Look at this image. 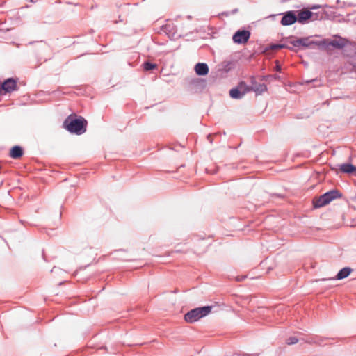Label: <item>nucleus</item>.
Segmentation results:
<instances>
[{
  "label": "nucleus",
  "mask_w": 356,
  "mask_h": 356,
  "mask_svg": "<svg viewBox=\"0 0 356 356\" xmlns=\"http://www.w3.org/2000/svg\"><path fill=\"white\" fill-rule=\"evenodd\" d=\"M6 93V92H4V88H3V86H2V84L0 85V95H4Z\"/></svg>",
  "instance_id": "nucleus-20"
},
{
  "label": "nucleus",
  "mask_w": 356,
  "mask_h": 356,
  "mask_svg": "<svg viewBox=\"0 0 356 356\" xmlns=\"http://www.w3.org/2000/svg\"><path fill=\"white\" fill-rule=\"evenodd\" d=\"M251 83L252 86H250L251 91H254L257 94H261L263 92L267 90V87L265 84L257 83L253 77L251 78Z\"/></svg>",
  "instance_id": "nucleus-9"
},
{
  "label": "nucleus",
  "mask_w": 356,
  "mask_h": 356,
  "mask_svg": "<svg viewBox=\"0 0 356 356\" xmlns=\"http://www.w3.org/2000/svg\"><path fill=\"white\" fill-rule=\"evenodd\" d=\"M323 17V13H313L309 10H301L298 14V22L301 24H306L309 22V21L321 19Z\"/></svg>",
  "instance_id": "nucleus-5"
},
{
  "label": "nucleus",
  "mask_w": 356,
  "mask_h": 356,
  "mask_svg": "<svg viewBox=\"0 0 356 356\" xmlns=\"http://www.w3.org/2000/svg\"><path fill=\"white\" fill-rule=\"evenodd\" d=\"M298 342V339L296 337H291V345L296 344Z\"/></svg>",
  "instance_id": "nucleus-19"
},
{
  "label": "nucleus",
  "mask_w": 356,
  "mask_h": 356,
  "mask_svg": "<svg viewBox=\"0 0 356 356\" xmlns=\"http://www.w3.org/2000/svg\"><path fill=\"white\" fill-rule=\"evenodd\" d=\"M251 91V88L244 81L238 83L237 86L229 91V95L233 99H241L246 93Z\"/></svg>",
  "instance_id": "nucleus-6"
},
{
  "label": "nucleus",
  "mask_w": 356,
  "mask_h": 356,
  "mask_svg": "<svg viewBox=\"0 0 356 356\" xmlns=\"http://www.w3.org/2000/svg\"><path fill=\"white\" fill-rule=\"evenodd\" d=\"M298 22V15H296L293 11H291V25Z\"/></svg>",
  "instance_id": "nucleus-17"
},
{
  "label": "nucleus",
  "mask_w": 356,
  "mask_h": 356,
  "mask_svg": "<svg viewBox=\"0 0 356 356\" xmlns=\"http://www.w3.org/2000/svg\"><path fill=\"white\" fill-rule=\"evenodd\" d=\"M341 197L337 190H332L321 195L314 202V207L319 208L329 204L331 201Z\"/></svg>",
  "instance_id": "nucleus-4"
},
{
  "label": "nucleus",
  "mask_w": 356,
  "mask_h": 356,
  "mask_svg": "<svg viewBox=\"0 0 356 356\" xmlns=\"http://www.w3.org/2000/svg\"><path fill=\"white\" fill-rule=\"evenodd\" d=\"M24 154L23 149L18 145H15L13 147L9 152V156L10 158L14 159H20Z\"/></svg>",
  "instance_id": "nucleus-10"
},
{
  "label": "nucleus",
  "mask_w": 356,
  "mask_h": 356,
  "mask_svg": "<svg viewBox=\"0 0 356 356\" xmlns=\"http://www.w3.org/2000/svg\"><path fill=\"white\" fill-rule=\"evenodd\" d=\"M282 47H283V46H282V45H280V44H272V45L270 46V49H271L272 50H277V49H281V48H282Z\"/></svg>",
  "instance_id": "nucleus-18"
},
{
  "label": "nucleus",
  "mask_w": 356,
  "mask_h": 356,
  "mask_svg": "<svg viewBox=\"0 0 356 356\" xmlns=\"http://www.w3.org/2000/svg\"><path fill=\"white\" fill-rule=\"evenodd\" d=\"M143 68L146 71H149L154 69L157 68V65L154 63H152L150 62H145L143 63Z\"/></svg>",
  "instance_id": "nucleus-15"
},
{
  "label": "nucleus",
  "mask_w": 356,
  "mask_h": 356,
  "mask_svg": "<svg viewBox=\"0 0 356 356\" xmlns=\"http://www.w3.org/2000/svg\"><path fill=\"white\" fill-rule=\"evenodd\" d=\"M2 86L4 88V92H11L17 89V82L15 79L9 78L6 79Z\"/></svg>",
  "instance_id": "nucleus-8"
},
{
  "label": "nucleus",
  "mask_w": 356,
  "mask_h": 356,
  "mask_svg": "<svg viewBox=\"0 0 356 356\" xmlns=\"http://www.w3.org/2000/svg\"><path fill=\"white\" fill-rule=\"evenodd\" d=\"M195 73L199 76L207 75L209 72V67L206 63H199L195 66Z\"/></svg>",
  "instance_id": "nucleus-11"
},
{
  "label": "nucleus",
  "mask_w": 356,
  "mask_h": 356,
  "mask_svg": "<svg viewBox=\"0 0 356 356\" xmlns=\"http://www.w3.org/2000/svg\"><path fill=\"white\" fill-rule=\"evenodd\" d=\"M281 23L283 25H289V12L285 13L282 19Z\"/></svg>",
  "instance_id": "nucleus-16"
},
{
  "label": "nucleus",
  "mask_w": 356,
  "mask_h": 356,
  "mask_svg": "<svg viewBox=\"0 0 356 356\" xmlns=\"http://www.w3.org/2000/svg\"><path fill=\"white\" fill-rule=\"evenodd\" d=\"M339 170L343 173L350 174L356 172V166L350 163H343L339 165Z\"/></svg>",
  "instance_id": "nucleus-13"
},
{
  "label": "nucleus",
  "mask_w": 356,
  "mask_h": 356,
  "mask_svg": "<svg viewBox=\"0 0 356 356\" xmlns=\"http://www.w3.org/2000/svg\"><path fill=\"white\" fill-rule=\"evenodd\" d=\"M250 36L248 31H238L233 35V40L235 43L245 44L248 42Z\"/></svg>",
  "instance_id": "nucleus-7"
},
{
  "label": "nucleus",
  "mask_w": 356,
  "mask_h": 356,
  "mask_svg": "<svg viewBox=\"0 0 356 356\" xmlns=\"http://www.w3.org/2000/svg\"><path fill=\"white\" fill-rule=\"evenodd\" d=\"M87 121L80 117L74 118L73 116H68L63 122V127L70 133L78 135L83 134L86 131Z\"/></svg>",
  "instance_id": "nucleus-1"
},
{
  "label": "nucleus",
  "mask_w": 356,
  "mask_h": 356,
  "mask_svg": "<svg viewBox=\"0 0 356 356\" xmlns=\"http://www.w3.org/2000/svg\"><path fill=\"white\" fill-rule=\"evenodd\" d=\"M353 269L350 267H345L342 269H341L336 277L334 278H332L331 280H343L346 278L350 275V274L352 273Z\"/></svg>",
  "instance_id": "nucleus-12"
},
{
  "label": "nucleus",
  "mask_w": 356,
  "mask_h": 356,
  "mask_svg": "<svg viewBox=\"0 0 356 356\" xmlns=\"http://www.w3.org/2000/svg\"><path fill=\"white\" fill-rule=\"evenodd\" d=\"M291 44L302 49L309 48L313 49H315L316 47H321L325 45L326 40L315 41L312 38V37H307L291 40Z\"/></svg>",
  "instance_id": "nucleus-2"
},
{
  "label": "nucleus",
  "mask_w": 356,
  "mask_h": 356,
  "mask_svg": "<svg viewBox=\"0 0 356 356\" xmlns=\"http://www.w3.org/2000/svg\"><path fill=\"white\" fill-rule=\"evenodd\" d=\"M211 311V307L210 306L195 308L187 312L184 316V319L187 323H192L207 316Z\"/></svg>",
  "instance_id": "nucleus-3"
},
{
  "label": "nucleus",
  "mask_w": 356,
  "mask_h": 356,
  "mask_svg": "<svg viewBox=\"0 0 356 356\" xmlns=\"http://www.w3.org/2000/svg\"><path fill=\"white\" fill-rule=\"evenodd\" d=\"M326 46H332L337 49H342L346 46V41L340 38L339 40H333L330 42H326V44L324 45L323 47Z\"/></svg>",
  "instance_id": "nucleus-14"
}]
</instances>
